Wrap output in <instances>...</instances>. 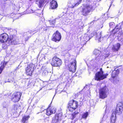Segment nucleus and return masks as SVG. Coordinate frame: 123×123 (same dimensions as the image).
Segmentation results:
<instances>
[{
	"instance_id": "1",
	"label": "nucleus",
	"mask_w": 123,
	"mask_h": 123,
	"mask_svg": "<svg viewBox=\"0 0 123 123\" xmlns=\"http://www.w3.org/2000/svg\"><path fill=\"white\" fill-rule=\"evenodd\" d=\"M0 41L4 43L2 46L5 49L7 46L10 44L15 45L18 43V39L13 35H10L9 37L8 35L6 33H3L0 35Z\"/></svg>"
},
{
	"instance_id": "2",
	"label": "nucleus",
	"mask_w": 123,
	"mask_h": 123,
	"mask_svg": "<svg viewBox=\"0 0 123 123\" xmlns=\"http://www.w3.org/2000/svg\"><path fill=\"white\" fill-rule=\"evenodd\" d=\"M108 75V74H103L102 69L101 68L100 69V71L96 74L95 80L98 81L102 80L106 78Z\"/></svg>"
},
{
	"instance_id": "3",
	"label": "nucleus",
	"mask_w": 123,
	"mask_h": 123,
	"mask_svg": "<svg viewBox=\"0 0 123 123\" xmlns=\"http://www.w3.org/2000/svg\"><path fill=\"white\" fill-rule=\"evenodd\" d=\"M123 109V105L122 102L119 103L117 105L116 109L112 113L115 116L116 115H120L121 114Z\"/></svg>"
},
{
	"instance_id": "4",
	"label": "nucleus",
	"mask_w": 123,
	"mask_h": 123,
	"mask_svg": "<svg viewBox=\"0 0 123 123\" xmlns=\"http://www.w3.org/2000/svg\"><path fill=\"white\" fill-rule=\"evenodd\" d=\"M92 8V6L90 5H85L81 11L82 14L85 16H86L88 14Z\"/></svg>"
},
{
	"instance_id": "5",
	"label": "nucleus",
	"mask_w": 123,
	"mask_h": 123,
	"mask_svg": "<svg viewBox=\"0 0 123 123\" xmlns=\"http://www.w3.org/2000/svg\"><path fill=\"white\" fill-rule=\"evenodd\" d=\"M51 64L53 66L60 67L61 66L62 61L60 59L55 56L53 58Z\"/></svg>"
},
{
	"instance_id": "6",
	"label": "nucleus",
	"mask_w": 123,
	"mask_h": 123,
	"mask_svg": "<svg viewBox=\"0 0 123 123\" xmlns=\"http://www.w3.org/2000/svg\"><path fill=\"white\" fill-rule=\"evenodd\" d=\"M61 35L59 31H56L53 34L52 37V40L55 42H58L61 40Z\"/></svg>"
},
{
	"instance_id": "7",
	"label": "nucleus",
	"mask_w": 123,
	"mask_h": 123,
	"mask_svg": "<svg viewBox=\"0 0 123 123\" xmlns=\"http://www.w3.org/2000/svg\"><path fill=\"white\" fill-rule=\"evenodd\" d=\"M69 110L70 111H72L73 110L75 109L77 107L78 104V102L73 100L70 101L68 104Z\"/></svg>"
},
{
	"instance_id": "8",
	"label": "nucleus",
	"mask_w": 123,
	"mask_h": 123,
	"mask_svg": "<svg viewBox=\"0 0 123 123\" xmlns=\"http://www.w3.org/2000/svg\"><path fill=\"white\" fill-rule=\"evenodd\" d=\"M76 61L75 60H73L71 62L70 64L68 65V70L69 71L73 73L75 72L76 69Z\"/></svg>"
},
{
	"instance_id": "9",
	"label": "nucleus",
	"mask_w": 123,
	"mask_h": 123,
	"mask_svg": "<svg viewBox=\"0 0 123 123\" xmlns=\"http://www.w3.org/2000/svg\"><path fill=\"white\" fill-rule=\"evenodd\" d=\"M21 93L19 92H15L12 95L11 99L14 102H18L20 99Z\"/></svg>"
},
{
	"instance_id": "10",
	"label": "nucleus",
	"mask_w": 123,
	"mask_h": 123,
	"mask_svg": "<svg viewBox=\"0 0 123 123\" xmlns=\"http://www.w3.org/2000/svg\"><path fill=\"white\" fill-rule=\"evenodd\" d=\"M34 67V65L32 63H31L28 65L27 67L25 68L26 71L27 75H32L33 71V68Z\"/></svg>"
},
{
	"instance_id": "11",
	"label": "nucleus",
	"mask_w": 123,
	"mask_h": 123,
	"mask_svg": "<svg viewBox=\"0 0 123 123\" xmlns=\"http://www.w3.org/2000/svg\"><path fill=\"white\" fill-rule=\"evenodd\" d=\"M93 53L96 55V60L98 61L102 60L103 58V56H104L103 55H101V51L97 49L94 51Z\"/></svg>"
},
{
	"instance_id": "12",
	"label": "nucleus",
	"mask_w": 123,
	"mask_h": 123,
	"mask_svg": "<svg viewBox=\"0 0 123 123\" xmlns=\"http://www.w3.org/2000/svg\"><path fill=\"white\" fill-rule=\"evenodd\" d=\"M107 92V90L105 87L101 89L99 93L100 98H101L103 99L106 97Z\"/></svg>"
},
{
	"instance_id": "13",
	"label": "nucleus",
	"mask_w": 123,
	"mask_h": 123,
	"mask_svg": "<svg viewBox=\"0 0 123 123\" xmlns=\"http://www.w3.org/2000/svg\"><path fill=\"white\" fill-rule=\"evenodd\" d=\"M113 32L116 34L118 33L119 32H122L120 24L117 25L115 28L112 30Z\"/></svg>"
},
{
	"instance_id": "14",
	"label": "nucleus",
	"mask_w": 123,
	"mask_h": 123,
	"mask_svg": "<svg viewBox=\"0 0 123 123\" xmlns=\"http://www.w3.org/2000/svg\"><path fill=\"white\" fill-rule=\"evenodd\" d=\"M55 108L49 107L47 110L46 114L48 116H49L52 114L55 113Z\"/></svg>"
},
{
	"instance_id": "15",
	"label": "nucleus",
	"mask_w": 123,
	"mask_h": 123,
	"mask_svg": "<svg viewBox=\"0 0 123 123\" xmlns=\"http://www.w3.org/2000/svg\"><path fill=\"white\" fill-rule=\"evenodd\" d=\"M116 36L117 37L118 41L123 43V33L122 32H119L118 33L116 34Z\"/></svg>"
},
{
	"instance_id": "16",
	"label": "nucleus",
	"mask_w": 123,
	"mask_h": 123,
	"mask_svg": "<svg viewBox=\"0 0 123 123\" xmlns=\"http://www.w3.org/2000/svg\"><path fill=\"white\" fill-rule=\"evenodd\" d=\"M95 36V39L98 40L99 41H100V39H101V32H98L97 33L94 32L92 34H91Z\"/></svg>"
},
{
	"instance_id": "17",
	"label": "nucleus",
	"mask_w": 123,
	"mask_h": 123,
	"mask_svg": "<svg viewBox=\"0 0 123 123\" xmlns=\"http://www.w3.org/2000/svg\"><path fill=\"white\" fill-rule=\"evenodd\" d=\"M120 44L117 43L113 46L112 48V50L114 52L118 51L120 49Z\"/></svg>"
},
{
	"instance_id": "18",
	"label": "nucleus",
	"mask_w": 123,
	"mask_h": 123,
	"mask_svg": "<svg viewBox=\"0 0 123 123\" xmlns=\"http://www.w3.org/2000/svg\"><path fill=\"white\" fill-rule=\"evenodd\" d=\"M48 1V0H37L36 1V4L39 7H41L45 2H47Z\"/></svg>"
},
{
	"instance_id": "19",
	"label": "nucleus",
	"mask_w": 123,
	"mask_h": 123,
	"mask_svg": "<svg viewBox=\"0 0 123 123\" xmlns=\"http://www.w3.org/2000/svg\"><path fill=\"white\" fill-rule=\"evenodd\" d=\"M58 4L56 1L54 0L52 1L51 2L50 7L52 9H55L58 6Z\"/></svg>"
},
{
	"instance_id": "20",
	"label": "nucleus",
	"mask_w": 123,
	"mask_h": 123,
	"mask_svg": "<svg viewBox=\"0 0 123 123\" xmlns=\"http://www.w3.org/2000/svg\"><path fill=\"white\" fill-rule=\"evenodd\" d=\"M119 72V69H117L116 70L115 69L112 72L111 75L112 78H114L117 76Z\"/></svg>"
},
{
	"instance_id": "21",
	"label": "nucleus",
	"mask_w": 123,
	"mask_h": 123,
	"mask_svg": "<svg viewBox=\"0 0 123 123\" xmlns=\"http://www.w3.org/2000/svg\"><path fill=\"white\" fill-rule=\"evenodd\" d=\"M62 116V114L61 113H59L56 115L55 116V120H53L54 121L55 123L58 122L59 120H61Z\"/></svg>"
},
{
	"instance_id": "22",
	"label": "nucleus",
	"mask_w": 123,
	"mask_h": 123,
	"mask_svg": "<svg viewBox=\"0 0 123 123\" xmlns=\"http://www.w3.org/2000/svg\"><path fill=\"white\" fill-rule=\"evenodd\" d=\"M82 0H74V2L72 6V8L78 6L81 2Z\"/></svg>"
},
{
	"instance_id": "23",
	"label": "nucleus",
	"mask_w": 123,
	"mask_h": 123,
	"mask_svg": "<svg viewBox=\"0 0 123 123\" xmlns=\"http://www.w3.org/2000/svg\"><path fill=\"white\" fill-rule=\"evenodd\" d=\"M116 34L113 32L112 31V33L110 35L109 37V38L111 41H112L116 37Z\"/></svg>"
},
{
	"instance_id": "24",
	"label": "nucleus",
	"mask_w": 123,
	"mask_h": 123,
	"mask_svg": "<svg viewBox=\"0 0 123 123\" xmlns=\"http://www.w3.org/2000/svg\"><path fill=\"white\" fill-rule=\"evenodd\" d=\"M79 112L75 111L72 114H70V118L72 120L74 119L76 117L77 114Z\"/></svg>"
},
{
	"instance_id": "25",
	"label": "nucleus",
	"mask_w": 123,
	"mask_h": 123,
	"mask_svg": "<svg viewBox=\"0 0 123 123\" xmlns=\"http://www.w3.org/2000/svg\"><path fill=\"white\" fill-rule=\"evenodd\" d=\"M116 119V116L114 114L112 113L111 116V123H115V122Z\"/></svg>"
},
{
	"instance_id": "26",
	"label": "nucleus",
	"mask_w": 123,
	"mask_h": 123,
	"mask_svg": "<svg viewBox=\"0 0 123 123\" xmlns=\"http://www.w3.org/2000/svg\"><path fill=\"white\" fill-rule=\"evenodd\" d=\"M30 117L29 116H25L23 118L22 121L24 123H25L26 121L28 120Z\"/></svg>"
},
{
	"instance_id": "27",
	"label": "nucleus",
	"mask_w": 123,
	"mask_h": 123,
	"mask_svg": "<svg viewBox=\"0 0 123 123\" xmlns=\"http://www.w3.org/2000/svg\"><path fill=\"white\" fill-rule=\"evenodd\" d=\"M83 38L85 41H86L89 40L90 39L89 36H88L87 34L86 33L84 34V36L83 37Z\"/></svg>"
},
{
	"instance_id": "28",
	"label": "nucleus",
	"mask_w": 123,
	"mask_h": 123,
	"mask_svg": "<svg viewBox=\"0 0 123 123\" xmlns=\"http://www.w3.org/2000/svg\"><path fill=\"white\" fill-rule=\"evenodd\" d=\"M55 19H54L52 20H49L48 22V23H49L50 24V26L49 27H50L51 25H52L55 24Z\"/></svg>"
},
{
	"instance_id": "29",
	"label": "nucleus",
	"mask_w": 123,
	"mask_h": 123,
	"mask_svg": "<svg viewBox=\"0 0 123 123\" xmlns=\"http://www.w3.org/2000/svg\"><path fill=\"white\" fill-rule=\"evenodd\" d=\"M6 65V63H5V62L3 63V64L0 67V74L4 68L5 66Z\"/></svg>"
},
{
	"instance_id": "30",
	"label": "nucleus",
	"mask_w": 123,
	"mask_h": 123,
	"mask_svg": "<svg viewBox=\"0 0 123 123\" xmlns=\"http://www.w3.org/2000/svg\"><path fill=\"white\" fill-rule=\"evenodd\" d=\"M20 106L19 104H17V105H14V109L15 110L17 111L18 110L20 109Z\"/></svg>"
},
{
	"instance_id": "31",
	"label": "nucleus",
	"mask_w": 123,
	"mask_h": 123,
	"mask_svg": "<svg viewBox=\"0 0 123 123\" xmlns=\"http://www.w3.org/2000/svg\"><path fill=\"white\" fill-rule=\"evenodd\" d=\"M109 26L110 28H113L115 27V24L113 22H111L109 23Z\"/></svg>"
},
{
	"instance_id": "32",
	"label": "nucleus",
	"mask_w": 123,
	"mask_h": 123,
	"mask_svg": "<svg viewBox=\"0 0 123 123\" xmlns=\"http://www.w3.org/2000/svg\"><path fill=\"white\" fill-rule=\"evenodd\" d=\"M86 2L87 4L86 5H90L92 6V3L93 2L92 0H87Z\"/></svg>"
},
{
	"instance_id": "33",
	"label": "nucleus",
	"mask_w": 123,
	"mask_h": 123,
	"mask_svg": "<svg viewBox=\"0 0 123 123\" xmlns=\"http://www.w3.org/2000/svg\"><path fill=\"white\" fill-rule=\"evenodd\" d=\"M88 113L87 112H86L83 114L82 116V117L83 118H86L87 117Z\"/></svg>"
},
{
	"instance_id": "34",
	"label": "nucleus",
	"mask_w": 123,
	"mask_h": 123,
	"mask_svg": "<svg viewBox=\"0 0 123 123\" xmlns=\"http://www.w3.org/2000/svg\"><path fill=\"white\" fill-rule=\"evenodd\" d=\"M110 54L109 53V51H107L106 53H105V54L104 55V57H105V58L106 57H108L109 55Z\"/></svg>"
},
{
	"instance_id": "35",
	"label": "nucleus",
	"mask_w": 123,
	"mask_h": 123,
	"mask_svg": "<svg viewBox=\"0 0 123 123\" xmlns=\"http://www.w3.org/2000/svg\"><path fill=\"white\" fill-rule=\"evenodd\" d=\"M14 80V79L13 77L10 79H9L7 82H12Z\"/></svg>"
},
{
	"instance_id": "36",
	"label": "nucleus",
	"mask_w": 123,
	"mask_h": 123,
	"mask_svg": "<svg viewBox=\"0 0 123 123\" xmlns=\"http://www.w3.org/2000/svg\"><path fill=\"white\" fill-rule=\"evenodd\" d=\"M15 73H16L14 71L12 72L11 73L10 75L11 76H14L15 75Z\"/></svg>"
},
{
	"instance_id": "37",
	"label": "nucleus",
	"mask_w": 123,
	"mask_h": 123,
	"mask_svg": "<svg viewBox=\"0 0 123 123\" xmlns=\"http://www.w3.org/2000/svg\"><path fill=\"white\" fill-rule=\"evenodd\" d=\"M16 9H18L20 8V7L19 6V5L18 4L17 6H16Z\"/></svg>"
},
{
	"instance_id": "38",
	"label": "nucleus",
	"mask_w": 123,
	"mask_h": 123,
	"mask_svg": "<svg viewBox=\"0 0 123 123\" xmlns=\"http://www.w3.org/2000/svg\"><path fill=\"white\" fill-rule=\"evenodd\" d=\"M39 14H40V13H38L35 12V14L36 15H37V16H39Z\"/></svg>"
},
{
	"instance_id": "39",
	"label": "nucleus",
	"mask_w": 123,
	"mask_h": 123,
	"mask_svg": "<svg viewBox=\"0 0 123 123\" xmlns=\"http://www.w3.org/2000/svg\"><path fill=\"white\" fill-rule=\"evenodd\" d=\"M97 20H97H93V21L92 22V23H93L95 21H96Z\"/></svg>"
},
{
	"instance_id": "40",
	"label": "nucleus",
	"mask_w": 123,
	"mask_h": 123,
	"mask_svg": "<svg viewBox=\"0 0 123 123\" xmlns=\"http://www.w3.org/2000/svg\"><path fill=\"white\" fill-rule=\"evenodd\" d=\"M40 25V26H39L38 27V28H37V30L38 29V28H39V29L40 28V26H41Z\"/></svg>"
},
{
	"instance_id": "41",
	"label": "nucleus",
	"mask_w": 123,
	"mask_h": 123,
	"mask_svg": "<svg viewBox=\"0 0 123 123\" xmlns=\"http://www.w3.org/2000/svg\"><path fill=\"white\" fill-rule=\"evenodd\" d=\"M83 28V27L82 26H81V27H80V28Z\"/></svg>"
},
{
	"instance_id": "42",
	"label": "nucleus",
	"mask_w": 123,
	"mask_h": 123,
	"mask_svg": "<svg viewBox=\"0 0 123 123\" xmlns=\"http://www.w3.org/2000/svg\"><path fill=\"white\" fill-rule=\"evenodd\" d=\"M61 91H60V92H58V93H61Z\"/></svg>"
},
{
	"instance_id": "43",
	"label": "nucleus",
	"mask_w": 123,
	"mask_h": 123,
	"mask_svg": "<svg viewBox=\"0 0 123 123\" xmlns=\"http://www.w3.org/2000/svg\"><path fill=\"white\" fill-rule=\"evenodd\" d=\"M58 92V91H57H57H56V93H57V92Z\"/></svg>"
},
{
	"instance_id": "44",
	"label": "nucleus",
	"mask_w": 123,
	"mask_h": 123,
	"mask_svg": "<svg viewBox=\"0 0 123 123\" xmlns=\"http://www.w3.org/2000/svg\"><path fill=\"white\" fill-rule=\"evenodd\" d=\"M1 116V115L0 114V117Z\"/></svg>"
}]
</instances>
